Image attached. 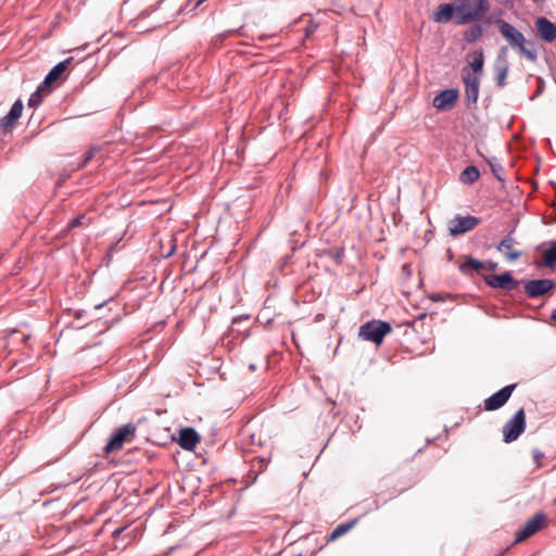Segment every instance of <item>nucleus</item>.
Wrapping results in <instances>:
<instances>
[{"label":"nucleus","mask_w":556,"mask_h":556,"mask_svg":"<svg viewBox=\"0 0 556 556\" xmlns=\"http://www.w3.org/2000/svg\"><path fill=\"white\" fill-rule=\"evenodd\" d=\"M489 268H490V270H493V271H494V270L497 268V263L490 262V263H489Z\"/></svg>","instance_id":"obj_33"},{"label":"nucleus","mask_w":556,"mask_h":556,"mask_svg":"<svg viewBox=\"0 0 556 556\" xmlns=\"http://www.w3.org/2000/svg\"><path fill=\"white\" fill-rule=\"evenodd\" d=\"M502 36L508 41L513 49L525 55L528 60L534 61L536 59V51L531 43H527L526 38L521 31L508 22L498 18L495 21Z\"/></svg>","instance_id":"obj_2"},{"label":"nucleus","mask_w":556,"mask_h":556,"mask_svg":"<svg viewBox=\"0 0 556 556\" xmlns=\"http://www.w3.org/2000/svg\"><path fill=\"white\" fill-rule=\"evenodd\" d=\"M544 265L552 267L556 263V240L551 243V247L543 253Z\"/></svg>","instance_id":"obj_26"},{"label":"nucleus","mask_w":556,"mask_h":556,"mask_svg":"<svg viewBox=\"0 0 556 556\" xmlns=\"http://www.w3.org/2000/svg\"><path fill=\"white\" fill-rule=\"evenodd\" d=\"M551 319H553L554 321H556V309H553V311H552Z\"/></svg>","instance_id":"obj_35"},{"label":"nucleus","mask_w":556,"mask_h":556,"mask_svg":"<svg viewBox=\"0 0 556 556\" xmlns=\"http://www.w3.org/2000/svg\"><path fill=\"white\" fill-rule=\"evenodd\" d=\"M536 30L541 39L552 42L556 39V26L546 17H539L535 22Z\"/></svg>","instance_id":"obj_15"},{"label":"nucleus","mask_w":556,"mask_h":556,"mask_svg":"<svg viewBox=\"0 0 556 556\" xmlns=\"http://www.w3.org/2000/svg\"><path fill=\"white\" fill-rule=\"evenodd\" d=\"M175 249H176L175 245L172 247L170 251L166 254V257L170 256L174 253Z\"/></svg>","instance_id":"obj_37"},{"label":"nucleus","mask_w":556,"mask_h":556,"mask_svg":"<svg viewBox=\"0 0 556 556\" xmlns=\"http://www.w3.org/2000/svg\"><path fill=\"white\" fill-rule=\"evenodd\" d=\"M516 387V383L508 384L485 399L483 402L484 410L492 412L503 407L508 402Z\"/></svg>","instance_id":"obj_8"},{"label":"nucleus","mask_w":556,"mask_h":556,"mask_svg":"<svg viewBox=\"0 0 556 556\" xmlns=\"http://www.w3.org/2000/svg\"><path fill=\"white\" fill-rule=\"evenodd\" d=\"M458 96L459 93L457 89H445L434 97L433 106L442 111L448 110L454 106Z\"/></svg>","instance_id":"obj_12"},{"label":"nucleus","mask_w":556,"mask_h":556,"mask_svg":"<svg viewBox=\"0 0 556 556\" xmlns=\"http://www.w3.org/2000/svg\"><path fill=\"white\" fill-rule=\"evenodd\" d=\"M484 56L482 50L476 51L470 67L475 74H481L483 71Z\"/></svg>","instance_id":"obj_27"},{"label":"nucleus","mask_w":556,"mask_h":556,"mask_svg":"<svg viewBox=\"0 0 556 556\" xmlns=\"http://www.w3.org/2000/svg\"><path fill=\"white\" fill-rule=\"evenodd\" d=\"M532 456H533V460H534L536 467L540 468L542 466V459L544 458V453H542L538 448H533L532 450Z\"/></svg>","instance_id":"obj_29"},{"label":"nucleus","mask_w":556,"mask_h":556,"mask_svg":"<svg viewBox=\"0 0 556 556\" xmlns=\"http://www.w3.org/2000/svg\"><path fill=\"white\" fill-rule=\"evenodd\" d=\"M356 522H357V520L354 519L349 522L338 525L331 532L329 540L333 541V540L338 539L339 536L345 534L350 529H352L355 526Z\"/></svg>","instance_id":"obj_25"},{"label":"nucleus","mask_w":556,"mask_h":556,"mask_svg":"<svg viewBox=\"0 0 556 556\" xmlns=\"http://www.w3.org/2000/svg\"><path fill=\"white\" fill-rule=\"evenodd\" d=\"M456 0L452 3L440 4L433 14V21L437 23H447L456 16Z\"/></svg>","instance_id":"obj_17"},{"label":"nucleus","mask_w":556,"mask_h":556,"mask_svg":"<svg viewBox=\"0 0 556 556\" xmlns=\"http://www.w3.org/2000/svg\"><path fill=\"white\" fill-rule=\"evenodd\" d=\"M514 244L515 239L511 237V235H507L496 245V250L503 253L507 260L516 261L521 256V252L518 250H514Z\"/></svg>","instance_id":"obj_19"},{"label":"nucleus","mask_w":556,"mask_h":556,"mask_svg":"<svg viewBox=\"0 0 556 556\" xmlns=\"http://www.w3.org/2000/svg\"><path fill=\"white\" fill-rule=\"evenodd\" d=\"M526 413L525 408H519L514 416L503 426V441L511 443L516 441L526 430Z\"/></svg>","instance_id":"obj_4"},{"label":"nucleus","mask_w":556,"mask_h":556,"mask_svg":"<svg viewBox=\"0 0 556 556\" xmlns=\"http://www.w3.org/2000/svg\"><path fill=\"white\" fill-rule=\"evenodd\" d=\"M484 30L485 27L482 24H473L464 31V40L473 43L483 35Z\"/></svg>","instance_id":"obj_21"},{"label":"nucleus","mask_w":556,"mask_h":556,"mask_svg":"<svg viewBox=\"0 0 556 556\" xmlns=\"http://www.w3.org/2000/svg\"><path fill=\"white\" fill-rule=\"evenodd\" d=\"M199 441L200 435L193 428L187 427L180 430L178 443L184 450L192 451L197 446Z\"/></svg>","instance_id":"obj_16"},{"label":"nucleus","mask_w":556,"mask_h":556,"mask_svg":"<svg viewBox=\"0 0 556 556\" xmlns=\"http://www.w3.org/2000/svg\"><path fill=\"white\" fill-rule=\"evenodd\" d=\"M456 25H465L482 20L490 11L489 0H456Z\"/></svg>","instance_id":"obj_1"},{"label":"nucleus","mask_w":556,"mask_h":556,"mask_svg":"<svg viewBox=\"0 0 556 556\" xmlns=\"http://www.w3.org/2000/svg\"><path fill=\"white\" fill-rule=\"evenodd\" d=\"M480 224V218L473 215L460 216L456 215L448 222V232L453 237H457L475 229Z\"/></svg>","instance_id":"obj_6"},{"label":"nucleus","mask_w":556,"mask_h":556,"mask_svg":"<svg viewBox=\"0 0 556 556\" xmlns=\"http://www.w3.org/2000/svg\"><path fill=\"white\" fill-rule=\"evenodd\" d=\"M486 162H488L490 169H491L492 174L494 175V177L498 181H504L505 180V170H504V167L502 166V164L498 162V160L496 157H491V159H488Z\"/></svg>","instance_id":"obj_24"},{"label":"nucleus","mask_w":556,"mask_h":556,"mask_svg":"<svg viewBox=\"0 0 556 556\" xmlns=\"http://www.w3.org/2000/svg\"><path fill=\"white\" fill-rule=\"evenodd\" d=\"M479 169L473 165H469L462 172L460 181L463 184L471 185L479 179Z\"/></svg>","instance_id":"obj_22"},{"label":"nucleus","mask_w":556,"mask_h":556,"mask_svg":"<svg viewBox=\"0 0 556 556\" xmlns=\"http://www.w3.org/2000/svg\"><path fill=\"white\" fill-rule=\"evenodd\" d=\"M484 282L493 289H503L506 291H513L520 285V281L516 280L509 271H505L501 275L484 276Z\"/></svg>","instance_id":"obj_9"},{"label":"nucleus","mask_w":556,"mask_h":556,"mask_svg":"<svg viewBox=\"0 0 556 556\" xmlns=\"http://www.w3.org/2000/svg\"><path fill=\"white\" fill-rule=\"evenodd\" d=\"M555 287V282L552 279H535L525 283V291L531 299H535L548 293Z\"/></svg>","instance_id":"obj_10"},{"label":"nucleus","mask_w":556,"mask_h":556,"mask_svg":"<svg viewBox=\"0 0 556 556\" xmlns=\"http://www.w3.org/2000/svg\"><path fill=\"white\" fill-rule=\"evenodd\" d=\"M392 331L391 324L382 320H370L361 326L358 336L363 340L377 345L381 344L384 337Z\"/></svg>","instance_id":"obj_3"},{"label":"nucleus","mask_w":556,"mask_h":556,"mask_svg":"<svg viewBox=\"0 0 556 556\" xmlns=\"http://www.w3.org/2000/svg\"><path fill=\"white\" fill-rule=\"evenodd\" d=\"M23 101L17 99L11 106L9 113L0 119V127L3 129L13 128L23 112Z\"/></svg>","instance_id":"obj_14"},{"label":"nucleus","mask_w":556,"mask_h":556,"mask_svg":"<svg viewBox=\"0 0 556 556\" xmlns=\"http://www.w3.org/2000/svg\"><path fill=\"white\" fill-rule=\"evenodd\" d=\"M546 520L547 517L544 513H538L536 515H534L533 518L527 521L523 525V527H521L520 530L516 533L514 543H520L529 539L530 536L534 535L543 528Z\"/></svg>","instance_id":"obj_7"},{"label":"nucleus","mask_w":556,"mask_h":556,"mask_svg":"<svg viewBox=\"0 0 556 556\" xmlns=\"http://www.w3.org/2000/svg\"><path fill=\"white\" fill-rule=\"evenodd\" d=\"M103 305H104V302H103V303H100V304H97L94 307H96L97 309H99V308H101Z\"/></svg>","instance_id":"obj_39"},{"label":"nucleus","mask_w":556,"mask_h":556,"mask_svg":"<svg viewBox=\"0 0 556 556\" xmlns=\"http://www.w3.org/2000/svg\"><path fill=\"white\" fill-rule=\"evenodd\" d=\"M430 299L433 301V302H442L444 299L442 296V294L440 293H433L430 295Z\"/></svg>","instance_id":"obj_32"},{"label":"nucleus","mask_w":556,"mask_h":556,"mask_svg":"<svg viewBox=\"0 0 556 556\" xmlns=\"http://www.w3.org/2000/svg\"><path fill=\"white\" fill-rule=\"evenodd\" d=\"M86 219L85 215H79V216H76L75 218H73L70 223H68V227L70 228H76V227H79L84 224V220Z\"/></svg>","instance_id":"obj_31"},{"label":"nucleus","mask_w":556,"mask_h":556,"mask_svg":"<svg viewBox=\"0 0 556 556\" xmlns=\"http://www.w3.org/2000/svg\"><path fill=\"white\" fill-rule=\"evenodd\" d=\"M136 427L131 424H126L115 429L104 447L105 454L118 451L123 447L125 441L129 435H135Z\"/></svg>","instance_id":"obj_5"},{"label":"nucleus","mask_w":556,"mask_h":556,"mask_svg":"<svg viewBox=\"0 0 556 556\" xmlns=\"http://www.w3.org/2000/svg\"><path fill=\"white\" fill-rule=\"evenodd\" d=\"M483 268L484 264L470 255L465 256V262L459 266V270L465 275H470L472 271L479 273Z\"/></svg>","instance_id":"obj_20"},{"label":"nucleus","mask_w":556,"mask_h":556,"mask_svg":"<svg viewBox=\"0 0 556 556\" xmlns=\"http://www.w3.org/2000/svg\"><path fill=\"white\" fill-rule=\"evenodd\" d=\"M463 80L465 84V96L467 106L469 108L471 104L476 105L479 97V76L466 73L463 74Z\"/></svg>","instance_id":"obj_11"},{"label":"nucleus","mask_w":556,"mask_h":556,"mask_svg":"<svg viewBox=\"0 0 556 556\" xmlns=\"http://www.w3.org/2000/svg\"><path fill=\"white\" fill-rule=\"evenodd\" d=\"M97 149L96 148H91L90 150H88L85 154H84V159L81 161V163L78 165L79 168L84 167L94 155Z\"/></svg>","instance_id":"obj_30"},{"label":"nucleus","mask_w":556,"mask_h":556,"mask_svg":"<svg viewBox=\"0 0 556 556\" xmlns=\"http://www.w3.org/2000/svg\"><path fill=\"white\" fill-rule=\"evenodd\" d=\"M483 23H484L485 25H490V24L492 23V21H491V18H490V17H488V18H485V20L483 21Z\"/></svg>","instance_id":"obj_38"},{"label":"nucleus","mask_w":556,"mask_h":556,"mask_svg":"<svg viewBox=\"0 0 556 556\" xmlns=\"http://www.w3.org/2000/svg\"><path fill=\"white\" fill-rule=\"evenodd\" d=\"M205 0H198L194 5H193V10L197 9L199 5H201Z\"/></svg>","instance_id":"obj_34"},{"label":"nucleus","mask_w":556,"mask_h":556,"mask_svg":"<svg viewBox=\"0 0 556 556\" xmlns=\"http://www.w3.org/2000/svg\"><path fill=\"white\" fill-rule=\"evenodd\" d=\"M323 254L337 264H341L344 258L345 249L343 247H332L324 250Z\"/></svg>","instance_id":"obj_23"},{"label":"nucleus","mask_w":556,"mask_h":556,"mask_svg":"<svg viewBox=\"0 0 556 556\" xmlns=\"http://www.w3.org/2000/svg\"><path fill=\"white\" fill-rule=\"evenodd\" d=\"M73 60L74 59L70 56L54 65L45 77L42 86H50L60 79Z\"/></svg>","instance_id":"obj_18"},{"label":"nucleus","mask_w":556,"mask_h":556,"mask_svg":"<svg viewBox=\"0 0 556 556\" xmlns=\"http://www.w3.org/2000/svg\"><path fill=\"white\" fill-rule=\"evenodd\" d=\"M256 459L262 464V466H266L265 465V459L263 457H256Z\"/></svg>","instance_id":"obj_36"},{"label":"nucleus","mask_w":556,"mask_h":556,"mask_svg":"<svg viewBox=\"0 0 556 556\" xmlns=\"http://www.w3.org/2000/svg\"><path fill=\"white\" fill-rule=\"evenodd\" d=\"M42 89L43 87L42 86H39L37 88V90L30 94L29 99H28V106L29 108H38L41 102H42Z\"/></svg>","instance_id":"obj_28"},{"label":"nucleus","mask_w":556,"mask_h":556,"mask_svg":"<svg viewBox=\"0 0 556 556\" xmlns=\"http://www.w3.org/2000/svg\"><path fill=\"white\" fill-rule=\"evenodd\" d=\"M506 51H507L506 47L501 48V51H500L501 53L495 63V80H496L497 87H500V88L505 86L506 77H507V74L509 71V65L505 58Z\"/></svg>","instance_id":"obj_13"}]
</instances>
